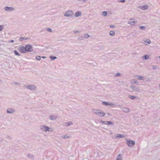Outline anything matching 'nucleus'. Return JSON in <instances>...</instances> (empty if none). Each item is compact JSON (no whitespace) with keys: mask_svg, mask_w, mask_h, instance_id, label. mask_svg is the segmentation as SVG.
<instances>
[{"mask_svg":"<svg viewBox=\"0 0 160 160\" xmlns=\"http://www.w3.org/2000/svg\"><path fill=\"white\" fill-rule=\"evenodd\" d=\"M92 112L93 114L101 117H104L105 114V112L100 109H92Z\"/></svg>","mask_w":160,"mask_h":160,"instance_id":"f257e3e1","label":"nucleus"},{"mask_svg":"<svg viewBox=\"0 0 160 160\" xmlns=\"http://www.w3.org/2000/svg\"><path fill=\"white\" fill-rule=\"evenodd\" d=\"M24 88L31 91H36L37 89V87L34 84L25 85L24 86Z\"/></svg>","mask_w":160,"mask_h":160,"instance_id":"f03ea898","label":"nucleus"},{"mask_svg":"<svg viewBox=\"0 0 160 160\" xmlns=\"http://www.w3.org/2000/svg\"><path fill=\"white\" fill-rule=\"evenodd\" d=\"M40 130L45 132H47L48 131L51 132L52 131L51 128L44 125H41L40 126Z\"/></svg>","mask_w":160,"mask_h":160,"instance_id":"7ed1b4c3","label":"nucleus"},{"mask_svg":"<svg viewBox=\"0 0 160 160\" xmlns=\"http://www.w3.org/2000/svg\"><path fill=\"white\" fill-rule=\"evenodd\" d=\"M74 13L72 10H68L67 11L64 15L67 17H72L73 16Z\"/></svg>","mask_w":160,"mask_h":160,"instance_id":"20e7f679","label":"nucleus"},{"mask_svg":"<svg viewBox=\"0 0 160 160\" xmlns=\"http://www.w3.org/2000/svg\"><path fill=\"white\" fill-rule=\"evenodd\" d=\"M100 122H101L102 124H105L106 125H113V123L110 121H103L101 120L99 121Z\"/></svg>","mask_w":160,"mask_h":160,"instance_id":"39448f33","label":"nucleus"},{"mask_svg":"<svg viewBox=\"0 0 160 160\" xmlns=\"http://www.w3.org/2000/svg\"><path fill=\"white\" fill-rule=\"evenodd\" d=\"M126 139L127 142L126 143L128 147H132L135 145V143L134 141L131 140H128L127 139Z\"/></svg>","mask_w":160,"mask_h":160,"instance_id":"423d86ee","label":"nucleus"},{"mask_svg":"<svg viewBox=\"0 0 160 160\" xmlns=\"http://www.w3.org/2000/svg\"><path fill=\"white\" fill-rule=\"evenodd\" d=\"M16 112V111L14 108H8L6 110V112L8 114H13Z\"/></svg>","mask_w":160,"mask_h":160,"instance_id":"0eeeda50","label":"nucleus"},{"mask_svg":"<svg viewBox=\"0 0 160 160\" xmlns=\"http://www.w3.org/2000/svg\"><path fill=\"white\" fill-rule=\"evenodd\" d=\"M25 48L26 49V52H31L32 51V47L30 45H26Z\"/></svg>","mask_w":160,"mask_h":160,"instance_id":"6e6552de","label":"nucleus"},{"mask_svg":"<svg viewBox=\"0 0 160 160\" xmlns=\"http://www.w3.org/2000/svg\"><path fill=\"white\" fill-rule=\"evenodd\" d=\"M18 50L22 53L26 52L25 48L23 46H19L18 48Z\"/></svg>","mask_w":160,"mask_h":160,"instance_id":"1a4fd4ad","label":"nucleus"},{"mask_svg":"<svg viewBox=\"0 0 160 160\" xmlns=\"http://www.w3.org/2000/svg\"><path fill=\"white\" fill-rule=\"evenodd\" d=\"M131 88L134 92H138L140 91V89L138 87L133 85H132L131 86Z\"/></svg>","mask_w":160,"mask_h":160,"instance_id":"9d476101","label":"nucleus"},{"mask_svg":"<svg viewBox=\"0 0 160 160\" xmlns=\"http://www.w3.org/2000/svg\"><path fill=\"white\" fill-rule=\"evenodd\" d=\"M4 9L6 11L8 12L12 11L15 10L14 8L9 7H5Z\"/></svg>","mask_w":160,"mask_h":160,"instance_id":"9b49d317","label":"nucleus"},{"mask_svg":"<svg viewBox=\"0 0 160 160\" xmlns=\"http://www.w3.org/2000/svg\"><path fill=\"white\" fill-rule=\"evenodd\" d=\"M138 8L143 10H145L147 9L148 8V7L147 5L144 6L140 5L138 7Z\"/></svg>","mask_w":160,"mask_h":160,"instance_id":"f8f14e48","label":"nucleus"},{"mask_svg":"<svg viewBox=\"0 0 160 160\" xmlns=\"http://www.w3.org/2000/svg\"><path fill=\"white\" fill-rule=\"evenodd\" d=\"M57 116L55 115H50L49 116V118L51 120H55L57 119Z\"/></svg>","mask_w":160,"mask_h":160,"instance_id":"ddd939ff","label":"nucleus"},{"mask_svg":"<svg viewBox=\"0 0 160 160\" xmlns=\"http://www.w3.org/2000/svg\"><path fill=\"white\" fill-rule=\"evenodd\" d=\"M126 135L124 134H117L116 135L115 138L117 139L120 138L126 137Z\"/></svg>","mask_w":160,"mask_h":160,"instance_id":"4468645a","label":"nucleus"},{"mask_svg":"<svg viewBox=\"0 0 160 160\" xmlns=\"http://www.w3.org/2000/svg\"><path fill=\"white\" fill-rule=\"evenodd\" d=\"M121 109L124 112L126 113H128L130 112L129 109L127 108L123 107L121 108Z\"/></svg>","mask_w":160,"mask_h":160,"instance_id":"2eb2a0df","label":"nucleus"},{"mask_svg":"<svg viewBox=\"0 0 160 160\" xmlns=\"http://www.w3.org/2000/svg\"><path fill=\"white\" fill-rule=\"evenodd\" d=\"M82 15V12L81 11H78L77 12L75 15L74 16L76 17H78L81 16Z\"/></svg>","mask_w":160,"mask_h":160,"instance_id":"dca6fc26","label":"nucleus"},{"mask_svg":"<svg viewBox=\"0 0 160 160\" xmlns=\"http://www.w3.org/2000/svg\"><path fill=\"white\" fill-rule=\"evenodd\" d=\"M149 55H146L142 57V60H147L149 58Z\"/></svg>","mask_w":160,"mask_h":160,"instance_id":"f3484780","label":"nucleus"},{"mask_svg":"<svg viewBox=\"0 0 160 160\" xmlns=\"http://www.w3.org/2000/svg\"><path fill=\"white\" fill-rule=\"evenodd\" d=\"M73 124V123L72 122H65L63 123V125L66 127H68L69 126Z\"/></svg>","mask_w":160,"mask_h":160,"instance_id":"a211bd4d","label":"nucleus"},{"mask_svg":"<svg viewBox=\"0 0 160 160\" xmlns=\"http://www.w3.org/2000/svg\"><path fill=\"white\" fill-rule=\"evenodd\" d=\"M134 19L133 18H131L130 19V21H128V24H130L132 25H133L134 24L135 21H131V20H133Z\"/></svg>","mask_w":160,"mask_h":160,"instance_id":"6ab92c4d","label":"nucleus"},{"mask_svg":"<svg viewBox=\"0 0 160 160\" xmlns=\"http://www.w3.org/2000/svg\"><path fill=\"white\" fill-rule=\"evenodd\" d=\"M143 43L145 45H148L150 43V40L149 39L146 40H143Z\"/></svg>","mask_w":160,"mask_h":160,"instance_id":"aec40b11","label":"nucleus"},{"mask_svg":"<svg viewBox=\"0 0 160 160\" xmlns=\"http://www.w3.org/2000/svg\"><path fill=\"white\" fill-rule=\"evenodd\" d=\"M122 157L121 154H119L118 155L116 160H122Z\"/></svg>","mask_w":160,"mask_h":160,"instance_id":"412c9836","label":"nucleus"},{"mask_svg":"<svg viewBox=\"0 0 160 160\" xmlns=\"http://www.w3.org/2000/svg\"><path fill=\"white\" fill-rule=\"evenodd\" d=\"M135 77H137V79L138 80H144V77L140 76H135Z\"/></svg>","mask_w":160,"mask_h":160,"instance_id":"4be33fe9","label":"nucleus"},{"mask_svg":"<svg viewBox=\"0 0 160 160\" xmlns=\"http://www.w3.org/2000/svg\"><path fill=\"white\" fill-rule=\"evenodd\" d=\"M28 38L27 37H20L19 38L20 41H22L23 40H26L28 39Z\"/></svg>","mask_w":160,"mask_h":160,"instance_id":"5701e85b","label":"nucleus"},{"mask_svg":"<svg viewBox=\"0 0 160 160\" xmlns=\"http://www.w3.org/2000/svg\"><path fill=\"white\" fill-rule=\"evenodd\" d=\"M129 98L132 100H135L137 98V97L135 96L129 95L128 96Z\"/></svg>","mask_w":160,"mask_h":160,"instance_id":"b1692460","label":"nucleus"},{"mask_svg":"<svg viewBox=\"0 0 160 160\" xmlns=\"http://www.w3.org/2000/svg\"><path fill=\"white\" fill-rule=\"evenodd\" d=\"M27 156L28 158H31L32 159H33L34 157V156L33 155L31 154H28L27 155Z\"/></svg>","mask_w":160,"mask_h":160,"instance_id":"393cba45","label":"nucleus"},{"mask_svg":"<svg viewBox=\"0 0 160 160\" xmlns=\"http://www.w3.org/2000/svg\"><path fill=\"white\" fill-rule=\"evenodd\" d=\"M102 104L104 105L107 106L109 105V102H108L103 101L102 102Z\"/></svg>","mask_w":160,"mask_h":160,"instance_id":"a878e982","label":"nucleus"},{"mask_svg":"<svg viewBox=\"0 0 160 160\" xmlns=\"http://www.w3.org/2000/svg\"><path fill=\"white\" fill-rule=\"evenodd\" d=\"M109 35L112 36H113L115 34V32L113 31H111L109 32Z\"/></svg>","mask_w":160,"mask_h":160,"instance_id":"bb28decb","label":"nucleus"},{"mask_svg":"<svg viewBox=\"0 0 160 160\" xmlns=\"http://www.w3.org/2000/svg\"><path fill=\"white\" fill-rule=\"evenodd\" d=\"M12 84L14 85H16L17 86L20 85V83L19 82H14L12 83Z\"/></svg>","mask_w":160,"mask_h":160,"instance_id":"cd10ccee","label":"nucleus"},{"mask_svg":"<svg viewBox=\"0 0 160 160\" xmlns=\"http://www.w3.org/2000/svg\"><path fill=\"white\" fill-rule=\"evenodd\" d=\"M130 82L131 84H133L135 83H137L138 82L137 80H132Z\"/></svg>","mask_w":160,"mask_h":160,"instance_id":"c85d7f7f","label":"nucleus"},{"mask_svg":"<svg viewBox=\"0 0 160 160\" xmlns=\"http://www.w3.org/2000/svg\"><path fill=\"white\" fill-rule=\"evenodd\" d=\"M49 58H50L52 60H55V59H56V58H57V57L56 56H50L49 57Z\"/></svg>","mask_w":160,"mask_h":160,"instance_id":"c756f323","label":"nucleus"},{"mask_svg":"<svg viewBox=\"0 0 160 160\" xmlns=\"http://www.w3.org/2000/svg\"><path fill=\"white\" fill-rule=\"evenodd\" d=\"M152 68L153 70H156L158 69V67L156 65H152Z\"/></svg>","mask_w":160,"mask_h":160,"instance_id":"7c9ffc66","label":"nucleus"},{"mask_svg":"<svg viewBox=\"0 0 160 160\" xmlns=\"http://www.w3.org/2000/svg\"><path fill=\"white\" fill-rule=\"evenodd\" d=\"M102 15L104 17L106 16L107 15V13L106 11H103L102 12Z\"/></svg>","mask_w":160,"mask_h":160,"instance_id":"2f4dec72","label":"nucleus"},{"mask_svg":"<svg viewBox=\"0 0 160 160\" xmlns=\"http://www.w3.org/2000/svg\"><path fill=\"white\" fill-rule=\"evenodd\" d=\"M99 48L101 50H103L105 49V47L103 45H100L99 46Z\"/></svg>","mask_w":160,"mask_h":160,"instance_id":"473e14b6","label":"nucleus"},{"mask_svg":"<svg viewBox=\"0 0 160 160\" xmlns=\"http://www.w3.org/2000/svg\"><path fill=\"white\" fill-rule=\"evenodd\" d=\"M14 52L16 55L18 56H20V54L18 52V51L17 50H14Z\"/></svg>","mask_w":160,"mask_h":160,"instance_id":"72a5a7b5","label":"nucleus"},{"mask_svg":"<svg viewBox=\"0 0 160 160\" xmlns=\"http://www.w3.org/2000/svg\"><path fill=\"white\" fill-rule=\"evenodd\" d=\"M109 105L112 107H115V105L112 103H109Z\"/></svg>","mask_w":160,"mask_h":160,"instance_id":"f704fd0d","label":"nucleus"},{"mask_svg":"<svg viewBox=\"0 0 160 160\" xmlns=\"http://www.w3.org/2000/svg\"><path fill=\"white\" fill-rule=\"evenodd\" d=\"M4 28V26L2 25H0V31L2 30Z\"/></svg>","mask_w":160,"mask_h":160,"instance_id":"c9c22d12","label":"nucleus"},{"mask_svg":"<svg viewBox=\"0 0 160 160\" xmlns=\"http://www.w3.org/2000/svg\"><path fill=\"white\" fill-rule=\"evenodd\" d=\"M122 76V75L119 72H118L116 73L115 75V77H120Z\"/></svg>","mask_w":160,"mask_h":160,"instance_id":"e433bc0d","label":"nucleus"},{"mask_svg":"<svg viewBox=\"0 0 160 160\" xmlns=\"http://www.w3.org/2000/svg\"><path fill=\"white\" fill-rule=\"evenodd\" d=\"M62 138L63 139H65L68 138H69V137L68 136H67V135H65L64 136H61Z\"/></svg>","mask_w":160,"mask_h":160,"instance_id":"4c0bfd02","label":"nucleus"},{"mask_svg":"<svg viewBox=\"0 0 160 160\" xmlns=\"http://www.w3.org/2000/svg\"><path fill=\"white\" fill-rule=\"evenodd\" d=\"M90 36V35L88 34L85 35L83 36V38H87Z\"/></svg>","mask_w":160,"mask_h":160,"instance_id":"58836bf2","label":"nucleus"},{"mask_svg":"<svg viewBox=\"0 0 160 160\" xmlns=\"http://www.w3.org/2000/svg\"><path fill=\"white\" fill-rule=\"evenodd\" d=\"M46 29L47 31L49 32H52V29L50 28H46Z\"/></svg>","mask_w":160,"mask_h":160,"instance_id":"ea45409f","label":"nucleus"},{"mask_svg":"<svg viewBox=\"0 0 160 160\" xmlns=\"http://www.w3.org/2000/svg\"><path fill=\"white\" fill-rule=\"evenodd\" d=\"M139 28L142 29L143 30H144L145 29L146 27L144 26H141L139 27Z\"/></svg>","mask_w":160,"mask_h":160,"instance_id":"a19ab883","label":"nucleus"},{"mask_svg":"<svg viewBox=\"0 0 160 160\" xmlns=\"http://www.w3.org/2000/svg\"><path fill=\"white\" fill-rule=\"evenodd\" d=\"M36 59L38 60H40L41 59V57L40 56H37L36 57Z\"/></svg>","mask_w":160,"mask_h":160,"instance_id":"79ce46f5","label":"nucleus"},{"mask_svg":"<svg viewBox=\"0 0 160 160\" xmlns=\"http://www.w3.org/2000/svg\"><path fill=\"white\" fill-rule=\"evenodd\" d=\"M88 0H78V2H86L88 1Z\"/></svg>","mask_w":160,"mask_h":160,"instance_id":"37998d69","label":"nucleus"},{"mask_svg":"<svg viewBox=\"0 0 160 160\" xmlns=\"http://www.w3.org/2000/svg\"><path fill=\"white\" fill-rule=\"evenodd\" d=\"M78 40H83V37H80L78 38Z\"/></svg>","mask_w":160,"mask_h":160,"instance_id":"c03bdc74","label":"nucleus"},{"mask_svg":"<svg viewBox=\"0 0 160 160\" xmlns=\"http://www.w3.org/2000/svg\"><path fill=\"white\" fill-rule=\"evenodd\" d=\"M125 0H121L119 1L118 2H121L123 3V2H125Z\"/></svg>","mask_w":160,"mask_h":160,"instance_id":"a18cd8bd","label":"nucleus"},{"mask_svg":"<svg viewBox=\"0 0 160 160\" xmlns=\"http://www.w3.org/2000/svg\"><path fill=\"white\" fill-rule=\"evenodd\" d=\"M73 32L75 33L76 34L77 33L79 32V31H73Z\"/></svg>","mask_w":160,"mask_h":160,"instance_id":"49530a36","label":"nucleus"},{"mask_svg":"<svg viewBox=\"0 0 160 160\" xmlns=\"http://www.w3.org/2000/svg\"><path fill=\"white\" fill-rule=\"evenodd\" d=\"M115 27V26L113 25H110L109 26V27L110 28H114Z\"/></svg>","mask_w":160,"mask_h":160,"instance_id":"de8ad7c7","label":"nucleus"},{"mask_svg":"<svg viewBox=\"0 0 160 160\" xmlns=\"http://www.w3.org/2000/svg\"><path fill=\"white\" fill-rule=\"evenodd\" d=\"M14 42V40H9V41H8V42H12V43H13V42Z\"/></svg>","mask_w":160,"mask_h":160,"instance_id":"09e8293b","label":"nucleus"},{"mask_svg":"<svg viewBox=\"0 0 160 160\" xmlns=\"http://www.w3.org/2000/svg\"><path fill=\"white\" fill-rule=\"evenodd\" d=\"M136 52H132V54H133V55H135L136 54Z\"/></svg>","mask_w":160,"mask_h":160,"instance_id":"8fccbe9b","label":"nucleus"},{"mask_svg":"<svg viewBox=\"0 0 160 160\" xmlns=\"http://www.w3.org/2000/svg\"><path fill=\"white\" fill-rule=\"evenodd\" d=\"M107 114L108 116H111V114L109 113H108Z\"/></svg>","mask_w":160,"mask_h":160,"instance_id":"3c124183","label":"nucleus"},{"mask_svg":"<svg viewBox=\"0 0 160 160\" xmlns=\"http://www.w3.org/2000/svg\"><path fill=\"white\" fill-rule=\"evenodd\" d=\"M42 58H44V59H45L46 58V57H45V56H42Z\"/></svg>","mask_w":160,"mask_h":160,"instance_id":"603ef678","label":"nucleus"},{"mask_svg":"<svg viewBox=\"0 0 160 160\" xmlns=\"http://www.w3.org/2000/svg\"><path fill=\"white\" fill-rule=\"evenodd\" d=\"M158 58H159L160 60V56L158 57Z\"/></svg>","mask_w":160,"mask_h":160,"instance_id":"864d4df0","label":"nucleus"},{"mask_svg":"<svg viewBox=\"0 0 160 160\" xmlns=\"http://www.w3.org/2000/svg\"><path fill=\"white\" fill-rule=\"evenodd\" d=\"M110 133H111V134H112V132H110Z\"/></svg>","mask_w":160,"mask_h":160,"instance_id":"5fc2aeb1","label":"nucleus"},{"mask_svg":"<svg viewBox=\"0 0 160 160\" xmlns=\"http://www.w3.org/2000/svg\"><path fill=\"white\" fill-rule=\"evenodd\" d=\"M159 87L160 88V84H159Z\"/></svg>","mask_w":160,"mask_h":160,"instance_id":"6e6d98bb","label":"nucleus"},{"mask_svg":"<svg viewBox=\"0 0 160 160\" xmlns=\"http://www.w3.org/2000/svg\"><path fill=\"white\" fill-rule=\"evenodd\" d=\"M2 80H0V82H1Z\"/></svg>","mask_w":160,"mask_h":160,"instance_id":"4d7b16f0","label":"nucleus"}]
</instances>
